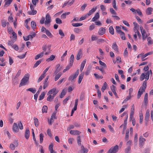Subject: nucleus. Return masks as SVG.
I'll return each instance as SVG.
<instances>
[{
    "instance_id": "79ce46f5",
    "label": "nucleus",
    "mask_w": 153,
    "mask_h": 153,
    "mask_svg": "<svg viewBox=\"0 0 153 153\" xmlns=\"http://www.w3.org/2000/svg\"><path fill=\"white\" fill-rule=\"evenodd\" d=\"M96 68L98 69L99 70H100V71H101L102 73V74H105V71H104V68H103L102 67V68H100L99 67L97 66L96 67Z\"/></svg>"
},
{
    "instance_id": "423d86ee",
    "label": "nucleus",
    "mask_w": 153,
    "mask_h": 153,
    "mask_svg": "<svg viewBox=\"0 0 153 153\" xmlns=\"http://www.w3.org/2000/svg\"><path fill=\"white\" fill-rule=\"evenodd\" d=\"M79 74V69H78L74 75H71L68 78V80H71V82H74V80L77 77Z\"/></svg>"
},
{
    "instance_id": "338daca9",
    "label": "nucleus",
    "mask_w": 153,
    "mask_h": 153,
    "mask_svg": "<svg viewBox=\"0 0 153 153\" xmlns=\"http://www.w3.org/2000/svg\"><path fill=\"white\" fill-rule=\"evenodd\" d=\"M59 33L62 36V38L65 36L64 34L63 33L62 30L61 29H60L59 30Z\"/></svg>"
},
{
    "instance_id": "393cba45",
    "label": "nucleus",
    "mask_w": 153,
    "mask_h": 153,
    "mask_svg": "<svg viewBox=\"0 0 153 153\" xmlns=\"http://www.w3.org/2000/svg\"><path fill=\"white\" fill-rule=\"evenodd\" d=\"M97 8L96 7L95 8H93L89 11L88 13L86 14L87 15L88 17L89 16L93 14L96 11Z\"/></svg>"
},
{
    "instance_id": "ea45409f",
    "label": "nucleus",
    "mask_w": 153,
    "mask_h": 153,
    "mask_svg": "<svg viewBox=\"0 0 153 153\" xmlns=\"http://www.w3.org/2000/svg\"><path fill=\"white\" fill-rule=\"evenodd\" d=\"M116 32L119 33H120L122 31L121 30V28L119 26H116Z\"/></svg>"
},
{
    "instance_id": "09e8293b",
    "label": "nucleus",
    "mask_w": 153,
    "mask_h": 153,
    "mask_svg": "<svg viewBox=\"0 0 153 153\" xmlns=\"http://www.w3.org/2000/svg\"><path fill=\"white\" fill-rule=\"evenodd\" d=\"M45 96V93L44 92H42L39 97V100H42L44 97V96Z\"/></svg>"
},
{
    "instance_id": "dca6fc26",
    "label": "nucleus",
    "mask_w": 153,
    "mask_h": 153,
    "mask_svg": "<svg viewBox=\"0 0 153 153\" xmlns=\"http://www.w3.org/2000/svg\"><path fill=\"white\" fill-rule=\"evenodd\" d=\"M13 0H5L4 1L5 2V4L4 6V7H7L8 6H9Z\"/></svg>"
},
{
    "instance_id": "aec40b11",
    "label": "nucleus",
    "mask_w": 153,
    "mask_h": 153,
    "mask_svg": "<svg viewBox=\"0 0 153 153\" xmlns=\"http://www.w3.org/2000/svg\"><path fill=\"white\" fill-rule=\"evenodd\" d=\"M100 17L99 14L98 13H97L94 16L92 19V21L94 22L96 21L97 19H99Z\"/></svg>"
},
{
    "instance_id": "4c0bfd02",
    "label": "nucleus",
    "mask_w": 153,
    "mask_h": 153,
    "mask_svg": "<svg viewBox=\"0 0 153 153\" xmlns=\"http://www.w3.org/2000/svg\"><path fill=\"white\" fill-rule=\"evenodd\" d=\"M107 85L106 82H105L104 84L103 85L102 87L101 88V90L102 91V92H103L106 89V87H107Z\"/></svg>"
},
{
    "instance_id": "e433bc0d",
    "label": "nucleus",
    "mask_w": 153,
    "mask_h": 153,
    "mask_svg": "<svg viewBox=\"0 0 153 153\" xmlns=\"http://www.w3.org/2000/svg\"><path fill=\"white\" fill-rule=\"evenodd\" d=\"M31 27L33 29L35 28L36 27V24L35 22L34 21H32L31 22Z\"/></svg>"
},
{
    "instance_id": "58836bf2",
    "label": "nucleus",
    "mask_w": 153,
    "mask_h": 153,
    "mask_svg": "<svg viewBox=\"0 0 153 153\" xmlns=\"http://www.w3.org/2000/svg\"><path fill=\"white\" fill-rule=\"evenodd\" d=\"M48 107L47 106H44L42 107V112L43 113H47V111Z\"/></svg>"
},
{
    "instance_id": "20e7f679",
    "label": "nucleus",
    "mask_w": 153,
    "mask_h": 153,
    "mask_svg": "<svg viewBox=\"0 0 153 153\" xmlns=\"http://www.w3.org/2000/svg\"><path fill=\"white\" fill-rule=\"evenodd\" d=\"M41 31L42 32L45 33L46 35L50 38H52L53 37L51 33L43 26L42 27Z\"/></svg>"
},
{
    "instance_id": "a211bd4d",
    "label": "nucleus",
    "mask_w": 153,
    "mask_h": 153,
    "mask_svg": "<svg viewBox=\"0 0 153 153\" xmlns=\"http://www.w3.org/2000/svg\"><path fill=\"white\" fill-rule=\"evenodd\" d=\"M70 133L71 134L79 135L81 133L78 130H71L70 132Z\"/></svg>"
},
{
    "instance_id": "ddd939ff",
    "label": "nucleus",
    "mask_w": 153,
    "mask_h": 153,
    "mask_svg": "<svg viewBox=\"0 0 153 153\" xmlns=\"http://www.w3.org/2000/svg\"><path fill=\"white\" fill-rule=\"evenodd\" d=\"M105 29L103 27H101L100 28L98 31V34L100 35H102L105 33Z\"/></svg>"
},
{
    "instance_id": "37998d69",
    "label": "nucleus",
    "mask_w": 153,
    "mask_h": 153,
    "mask_svg": "<svg viewBox=\"0 0 153 153\" xmlns=\"http://www.w3.org/2000/svg\"><path fill=\"white\" fill-rule=\"evenodd\" d=\"M45 76L46 75H44L42 74L38 79L37 81L38 82H39L41 81H42Z\"/></svg>"
},
{
    "instance_id": "1a4fd4ad",
    "label": "nucleus",
    "mask_w": 153,
    "mask_h": 153,
    "mask_svg": "<svg viewBox=\"0 0 153 153\" xmlns=\"http://www.w3.org/2000/svg\"><path fill=\"white\" fill-rule=\"evenodd\" d=\"M81 148L79 153H87L88 151V149L85 148L83 145L81 146Z\"/></svg>"
},
{
    "instance_id": "f704fd0d",
    "label": "nucleus",
    "mask_w": 153,
    "mask_h": 153,
    "mask_svg": "<svg viewBox=\"0 0 153 153\" xmlns=\"http://www.w3.org/2000/svg\"><path fill=\"white\" fill-rule=\"evenodd\" d=\"M109 32L112 35H113L114 34V30L112 26H111L109 27Z\"/></svg>"
},
{
    "instance_id": "6ab92c4d",
    "label": "nucleus",
    "mask_w": 153,
    "mask_h": 153,
    "mask_svg": "<svg viewBox=\"0 0 153 153\" xmlns=\"http://www.w3.org/2000/svg\"><path fill=\"white\" fill-rule=\"evenodd\" d=\"M74 56L73 54H72L70 59L69 65L70 66H72L74 62Z\"/></svg>"
},
{
    "instance_id": "5fc2aeb1",
    "label": "nucleus",
    "mask_w": 153,
    "mask_h": 153,
    "mask_svg": "<svg viewBox=\"0 0 153 153\" xmlns=\"http://www.w3.org/2000/svg\"><path fill=\"white\" fill-rule=\"evenodd\" d=\"M145 76L146 75L145 74L142 73L140 76V80L141 81L145 79Z\"/></svg>"
},
{
    "instance_id": "7c9ffc66",
    "label": "nucleus",
    "mask_w": 153,
    "mask_h": 153,
    "mask_svg": "<svg viewBox=\"0 0 153 153\" xmlns=\"http://www.w3.org/2000/svg\"><path fill=\"white\" fill-rule=\"evenodd\" d=\"M55 58V56L53 55H51V56H50V57L49 58L46 59V61L47 62H49L50 61H52Z\"/></svg>"
},
{
    "instance_id": "4d7b16f0",
    "label": "nucleus",
    "mask_w": 153,
    "mask_h": 153,
    "mask_svg": "<svg viewBox=\"0 0 153 153\" xmlns=\"http://www.w3.org/2000/svg\"><path fill=\"white\" fill-rule=\"evenodd\" d=\"M56 23L59 24H61L62 23V20L59 18H56Z\"/></svg>"
},
{
    "instance_id": "b1692460",
    "label": "nucleus",
    "mask_w": 153,
    "mask_h": 153,
    "mask_svg": "<svg viewBox=\"0 0 153 153\" xmlns=\"http://www.w3.org/2000/svg\"><path fill=\"white\" fill-rule=\"evenodd\" d=\"M84 74L83 73H82L80 74L79 77V80L78 83L79 84H80L83 79Z\"/></svg>"
},
{
    "instance_id": "69168bd1",
    "label": "nucleus",
    "mask_w": 153,
    "mask_h": 153,
    "mask_svg": "<svg viewBox=\"0 0 153 153\" xmlns=\"http://www.w3.org/2000/svg\"><path fill=\"white\" fill-rule=\"evenodd\" d=\"M87 6V4H84L81 7V10L82 11H83Z\"/></svg>"
},
{
    "instance_id": "864d4df0",
    "label": "nucleus",
    "mask_w": 153,
    "mask_h": 153,
    "mask_svg": "<svg viewBox=\"0 0 153 153\" xmlns=\"http://www.w3.org/2000/svg\"><path fill=\"white\" fill-rule=\"evenodd\" d=\"M131 146H128L125 149V152L126 153H130V151L131 150Z\"/></svg>"
},
{
    "instance_id": "c756f323",
    "label": "nucleus",
    "mask_w": 153,
    "mask_h": 153,
    "mask_svg": "<svg viewBox=\"0 0 153 153\" xmlns=\"http://www.w3.org/2000/svg\"><path fill=\"white\" fill-rule=\"evenodd\" d=\"M56 68L55 70L58 73L62 69V67H60V64H58L56 66Z\"/></svg>"
},
{
    "instance_id": "39448f33",
    "label": "nucleus",
    "mask_w": 153,
    "mask_h": 153,
    "mask_svg": "<svg viewBox=\"0 0 153 153\" xmlns=\"http://www.w3.org/2000/svg\"><path fill=\"white\" fill-rule=\"evenodd\" d=\"M119 146L117 145L111 148L108 151V153H116L118 152Z\"/></svg>"
},
{
    "instance_id": "8fccbe9b",
    "label": "nucleus",
    "mask_w": 153,
    "mask_h": 153,
    "mask_svg": "<svg viewBox=\"0 0 153 153\" xmlns=\"http://www.w3.org/2000/svg\"><path fill=\"white\" fill-rule=\"evenodd\" d=\"M83 24L82 23H73L72 25L74 27H77L82 26Z\"/></svg>"
},
{
    "instance_id": "0eeeda50",
    "label": "nucleus",
    "mask_w": 153,
    "mask_h": 153,
    "mask_svg": "<svg viewBox=\"0 0 153 153\" xmlns=\"http://www.w3.org/2000/svg\"><path fill=\"white\" fill-rule=\"evenodd\" d=\"M146 139L143 138L142 136H140L139 139V145L140 148H142L143 146L144 142L146 141Z\"/></svg>"
},
{
    "instance_id": "e2e57ef3",
    "label": "nucleus",
    "mask_w": 153,
    "mask_h": 153,
    "mask_svg": "<svg viewBox=\"0 0 153 153\" xmlns=\"http://www.w3.org/2000/svg\"><path fill=\"white\" fill-rule=\"evenodd\" d=\"M110 11L112 14L115 15H116V13L112 8H110Z\"/></svg>"
},
{
    "instance_id": "72a5a7b5",
    "label": "nucleus",
    "mask_w": 153,
    "mask_h": 153,
    "mask_svg": "<svg viewBox=\"0 0 153 153\" xmlns=\"http://www.w3.org/2000/svg\"><path fill=\"white\" fill-rule=\"evenodd\" d=\"M66 93V90L65 89L63 90L60 96V98H62L64 97V96L65 95Z\"/></svg>"
},
{
    "instance_id": "052dcab7",
    "label": "nucleus",
    "mask_w": 153,
    "mask_h": 153,
    "mask_svg": "<svg viewBox=\"0 0 153 153\" xmlns=\"http://www.w3.org/2000/svg\"><path fill=\"white\" fill-rule=\"evenodd\" d=\"M1 25L3 27H5L6 25V21L4 20H1Z\"/></svg>"
},
{
    "instance_id": "680f3d73",
    "label": "nucleus",
    "mask_w": 153,
    "mask_h": 153,
    "mask_svg": "<svg viewBox=\"0 0 153 153\" xmlns=\"http://www.w3.org/2000/svg\"><path fill=\"white\" fill-rule=\"evenodd\" d=\"M121 110L119 111V113H120L123 112L125 110V108H126L127 107V105H124Z\"/></svg>"
},
{
    "instance_id": "6e6d98bb",
    "label": "nucleus",
    "mask_w": 153,
    "mask_h": 153,
    "mask_svg": "<svg viewBox=\"0 0 153 153\" xmlns=\"http://www.w3.org/2000/svg\"><path fill=\"white\" fill-rule=\"evenodd\" d=\"M149 71H147L146 73L145 79L146 80H147L149 79Z\"/></svg>"
},
{
    "instance_id": "4be33fe9",
    "label": "nucleus",
    "mask_w": 153,
    "mask_h": 153,
    "mask_svg": "<svg viewBox=\"0 0 153 153\" xmlns=\"http://www.w3.org/2000/svg\"><path fill=\"white\" fill-rule=\"evenodd\" d=\"M86 61V59H85L84 60V61L82 62V63H81V67H80V71L81 72L82 71L85 65V64Z\"/></svg>"
},
{
    "instance_id": "473e14b6",
    "label": "nucleus",
    "mask_w": 153,
    "mask_h": 153,
    "mask_svg": "<svg viewBox=\"0 0 153 153\" xmlns=\"http://www.w3.org/2000/svg\"><path fill=\"white\" fill-rule=\"evenodd\" d=\"M37 11L36 10H32L28 12V13L30 15H34L36 14Z\"/></svg>"
},
{
    "instance_id": "3c124183",
    "label": "nucleus",
    "mask_w": 153,
    "mask_h": 153,
    "mask_svg": "<svg viewBox=\"0 0 153 153\" xmlns=\"http://www.w3.org/2000/svg\"><path fill=\"white\" fill-rule=\"evenodd\" d=\"M99 63L100 65L103 66L104 68H106L107 67L105 64L101 60H99Z\"/></svg>"
},
{
    "instance_id": "de8ad7c7",
    "label": "nucleus",
    "mask_w": 153,
    "mask_h": 153,
    "mask_svg": "<svg viewBox=\"0 0 153 153\" xmlns=\"http://www.w3.org/2000/svg\"><path fill=\"white\" fill-rule=\"evenodd\" d=\"M42 61L41 60H39L37 61L34 64L33 68H36L37 67L41 62Z\"/></svg>"
},
{
    "instance_id": "9b49d317",
    "label": "nucleus",
    "mask_w": 153,
    "mask_h": 153,
    "mask_svg": "<svg viewBox=\"0 0 153 153\" xmlns=\"http://www.w3.org/2000/svg\"><path fill=\"white\" fill-rule=\"evenodd\" d=\"M82 51L81 49H80L79 50L78 52L76 57V59L79 60L82 57Z\"/></svg>"
},
{
    "instance_id": "5701e85b",
    "label": "nucleus",
    "mask_w": 153,
    "mask_h": 153,
    "mask_svg": "<svg viewBox=\"0 0 153 153\" xmlns=\"http://www.w3.org/2000/svg\"><path fill=\"white\" fill-rule=\"evenodd\" d=\"M112 48L113 49H114L115 51L118 52V46L116 44V42H114L112 46Z\"/></svg>"
},
{
    "instance_id": "c03bdc74",
    "label": "nucleus",
    "mask_w": 153,
    "mask_h": 153,
    "mask_svg": "<svg viewBox=\"0 0 153 153\" xmlns=\"http://www.w3.org/2000/svg\"><path fill=\"white\" fill-rule=\"evenodd\" d=\"M147 40L148 42V45H149L150 44L153 43V41H151V38L149 37L147 38Z\"/></svg>"
},
{
    "instance_id": "c9c22d12",
    "label": "nucleus",
    "mask_w": 153,
    "mask_h": 153,
    "mask_svg": "<svg viewBox=\"0 0 153 153\" xmlns=\"http://www.w3.org/2000/svg\"><path fill=\"white\" fill-rule=\"evenodd\" d=\"M34 123L35 126L36 127H38L39 125V122L38 119L37 118L34 117Z\"/></svg>"
},
{
    "instance_id": "0e129e2a",
    "label": "nucleus",
    "mask_w": 153,
    "mask_h": 153,
    "mask_svg": "<svg viewBox=\"0 0 153 153\" xmlns=\"http://www.w3.org/2000/svg\"><path fill=\"white\" fill-rule=\"evenodd\" d=\"M70 98V96H68L67 97L66 99L64 100L63 101V104H65L67 102V101Z\"/></svg>"
},
{
    "instance_id": "f257e3e1",
    "label": "nucleus",
    "mask_w": 153,
    "mask_h": 153,
    "mask_svg": "<svg viewBox=\"0 0 153 153\" xmlns=\"http://www.w3.org/2000/svg\"><path fill=\"white\" fill-rule=\"evenodd\" d=\"M147 82L145 81L143 82V87H141L138 91L137 95V98L139 99L141 95L145 92V89L146 87Z\"/></svg>"
},
{
    "instance_id": "2f4dec72",
    "label": "nucleus",
    "mask_w": 153,
    "mask_h": 153,
    "mask_svg": "<svg viewBox=\"0 0 153 153\" xmlns=\"http://www.w3.org/2000/svg\"><path fill=\"white\" fill-rule=\"evenodd\" d=\"M26 91H30L33 94H35L36 91V90L35 88H30L27 89Z\"/></svg>"
},
{
    "instance_id": "f8f14e48",
    "label": "nucleus",
    "mask_w": 153,
    "mask_h": 153,
    "mask_svg": "<svg viewBox=\"0 0 153 153\" xmlns=\"http://www.w3.org/2000/svg\"><path fill=\"white\" fill-rule=\"evenodd\" d=\"M13 130L14 132H17L19 131V128L16 123H14L13 127Z\"/></svg>"
},
{
    "instance_id": "bb28decb",
    "label": "nucleus",
    "mask_w": 153,
    "mask_h": 153,
    "mask_svg": "<svg viewBox=\"0 0 153 153\" xmlns=\"http://www.w3.org/2000/svg\"><path fill=\"white\" fill-rule=\"evenodd\" d=\"M141 34L142 35L143 39V40H144L146 39V38L147 36V34H146V35H145V34H146V32L145 30V31L141 32Z\"/></svg>"
},
{
    "instance_id": "412c9836",
    "label": "nucleus",
    "mask_w": 153,
    "mask_h": 153,
    "mask_svg": "<svg viewBox=\"0 0 153 153\" xmlns=\"http://www.w3.org/2000/svg\"><path fill=\"white\" fill-rule=\"evenodd\" d=\"M44 54V52L43 51L40 53H39L38 55H36L35 57V59L37 60L39 58L42 57L43 56Z\"/></svg>"
},
{
    "instance_id": "a19ab883",
    "label": "nucleus",
    "mask_w": 153,
    "mask_h": 153,
    "mask_svg": "<svg viewBox=\"0 0 153 153\" xmlns=\"http://www.w3.org/2000/svg\"><path fill=\"white\" fill-rule=\"evenodd\" d=\"M78 102V99H76L75 100L74 106L73 108L74 109V110H76L77 109Z\"/></svg>"
},
{
    "instance_id": "cd10ccee",
    "label": "nucleus",
    "mask_w": 153,
    "mask_h": 153,
    "mask_svg": "<svg viewBox=\"0 0 153 153\" xmlns=\"http://www.w3.org/2000/svg\"><path fill=\"white\" fill-rule=\"evenodd\" d=\"M62 75V73H59L56 75L54 78V80L55 81H57L59 79L60 77Z\"/></svg>"
},
{
    "instance_id": "2eb2a0df",
    "label": "nucleus",
    "mask_w": 153,
    "mask_h": 153,
    "mask_svg": "<svg viewBox=\"0 0 153 153\" xmlns=\"http://www.w3.org/2000/svg\"><path fill=\"white\" fill-rule=\"evenodd\" d=\"M58 92L59 91H58L56 90V88H54L49 91L48 92L47 94H51L53 93H54L56 92L58 93Z\"/></svg>"
},
{
    "instance_id": "9d476101",
    "label": "nucleus",
    "mask_w": 153,
    "mask_h": 153,
    "mask_svg": "<svg viewBox=\"0 0 153 153\" xmlns=\"http://www.w3.org/2000/svg\"><path fill=\"white\" fill-rule=\"evenodd\" d=\"M149 112V109H147L146 111L145 117V120L146 122V123H147L149 120V119L150 116Z\"/></svg>"
},
{
    "instance_id": "49530a36",
    "label": "nucleus",
    "mask_w": 153,
    "mask_h": 153,
    "mask_svg": "<svg viewBox=\"0 0 153 153\" xmlns=\"http://www.w3.org/2000/svg\"><path fill=\"white\" fill-rule=\"evenodd\" d=\"M120 34V36L121 38L123 40H125L126 39V37L124 33L122 32Z\"/></svg>"
},
{
    "instance_id": "c85d7f7f",
    "label": "nucleus",
    "mask_w": 153,
    "mask_h": 153,
    "mask_svg": "<svg viewBox=\"0 0 153 153\" xmlns=\"http://www.w3.org/2000/svg\"><path fill=\"white\" fill-rule=\"evenodd\" d=\"M129 130L128 129H127L126 130V136L125 138V140H128L129 138Z\"/></svg>"
},
{
    "instance_id": "f3484780",
    "label": "nucleus",
    "mask_w": 153,
    "mask_h": 153,
    "mask_svg": "<svg viewBox=\"0 0 153 153\" xmlns=\"http://www.w3.org/2000/svg\"><path fill=\"white\" fill-rule=\"evenodd\" d=\"M127 118H128V115L127 116V117L126 118V119H125L124 121V126H123V132H122L123 134H124V133H125L124 132H125V131L126 128V124H127Z\"/></svg>"
},
{
    "instance_id": "6e6552de",
    "label": "nucleus",
    "mask_w": 153,
    "mask_h": 153,
    "mask_svg": "<svg viewBox=\"0 0 153 153\" xmlns=\"http://www.w3.org/2000/svg\"><path fill=\"white\" fill-rule=\"evenodd\" d=\"M56 112H53L52 114L50 120V121L49 120V123L51 125L52 123L53 122V119H56Z\"/></svg>"
},
{
    "instance_id": "a878e982",
    "label": "nucleus",
    "mask_w": 153,
    "mask_h": 153,
    "mask_svg": "<svg viewBox=\"0 0 153 153\" xmlns=\"http://www.w3.org/2000/svg\"><path fill=\"white\" fill-rule=\"evenodd\" d=\"M153 10V9L150 7H148L146 10V13L147 15H150L152 14V12Z\"/></svg>"
},
{
    "instance_id": "a18cd8bd",
    "label": "nucleus",
    "mask_w": 153,
    "mask_h": 153,
    "mask_svg": "<svg viewBox=\"0 0 153 153\" xmlns=\"http://www.w3.org/2000/svg\"><path fill=\"white\" fill-rule=\"evenodd\" d=\"M53 144H51L49 146V149L51 153H52L51 152L54 151L53 150Z\"/></svg>"
},
{
    "instance_id": "603ef678",
    "label": "nucleus",
    "mask_w": 153,
    "mask_h": 153,
    "mask_svg": "<svg viewBox=\"0 0 153 153\" xmlns=\"http://www.w3.org/2000/svg\"><path fill=\"white\" fill-rule=\"evenodd\" d=\"M44 137V135L42 133H41L39 135L40 137V142L42 143L43 142V137Z\"/></svg>"
},
{
    "instance_id": "774afa93",
    "label": "nucleus",
    "mask_w": 153,
    "mask_h": 153,
    "mask_svg": "<svg viewBox=\"0 0 153 153\" xmlns=\"http://www.w3.org/2000/svg\"><path fill=\"white\" fill-rule=\"evenodd\" d=\"M15 147H16L13 144H11L10 146V148L11 149V150H13L15 149Z\"/></svg>"
},
{
    "instance_id": "f03ea898",
    "label": "nucleus",
    "mask_w": 153,
    "mask_h": 153,
    "mask_svg": "<svg viewBox=\"0 0 153 153\" xmlns=\"http://www.w3.org/2000/svg\"><path fill=\"white\" fill-rule=\"evenodd\" d=\"M30 75L29 74H26L21 80V82L19 85V87L25 85L26 84L27 82L28 81Z\"/></svg>"
},
{
    "instance_id": "4468645a",
    "label": "nucleus",
    "mask_w": 153,
    "mask_h": 153,
    "mask_svg": "<svg viewBox=\"0 0 153 153\" xmlns=\"http://www.w3.org/2000/svg\"><path fill=\"white\" fill-rule=\"evenodd\" d=\"M30 132L28 128H27L25 132V138L27 140L30 136Z\"/></svg>"
},
{
    "instance_id": "bf43d9fd",
    "label": "nucleus",
    "mask_w": 153,
    "mask_h": 153,
    "mask_svg": "<svg viewBox=\"0 0 153 153\" xmlns=\"http://www.w3.org/2000/svg\"><path fill=\"white\" fill-rule=\"evenodd\" d=\"M12 33L13 34V37L14 38V39L13 40V41H16L17 38V35L14 31L12 32Z\"/></svg>"
},
{
    "instance_id": "13d9d810",
    "label": "nucleus",
    "mask_w": 153,
    "mask_h": 153,
    "mask_svg": "<svg viewBox=\"0 0 153 153\" xmlns=\"http://www.w3.org/2000/svg\"><path fill=\"white\" fill-rule=\"evenodd\" d=\"M77 141L78 145H80L81 144V140L80 136H79L77 137Z\"/></svg>"
},
{
    "instance_id": "7ed1b4c3",
    "label": "nucleus",
    "mask_w": 153,
    "mask_h": 153,
    "mask_svg": "<svg viewBox=\"0 0 153 153\" xmlns=\"http://www.w3.org/2000/svg\"><path fill=\"white\" fill-rule=\"evenodd\" d=\"M45 18L46 20L45 22V25H47L48 27H49L50 25V23L51 19V17L48 13L46 14Z\"/></svg>"
}]
</instances>
